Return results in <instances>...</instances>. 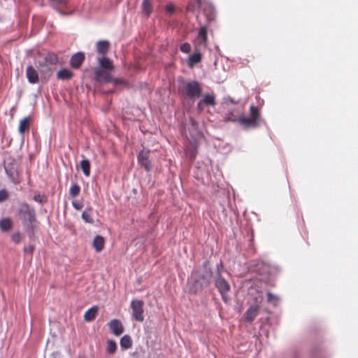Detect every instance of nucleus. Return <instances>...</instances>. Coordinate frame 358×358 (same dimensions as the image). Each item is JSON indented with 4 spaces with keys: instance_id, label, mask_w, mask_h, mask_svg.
Here are the masks:
<instances>
[{
    "instance_id": "1",
    "label": "nucleus",
    "mask_w": 358,
    "mask_h": 358,
    "mask_svg": "<svg viewBox=\"0 0 358 358\" xmlns=\"http://www.w3.org/2000/svg\"><path fill=\"white\" fill-rule=\"evenodd\" d=\"M213 277L211 270L205 265L204 271L202 273H199L198 271L193 272L190 278L188 279L189 291L196 293L203 287L208 286Z\"/></svg>"
},
{
    "instance_id": "2",
    "label": "nucleus",
    "mask_w": 358,
    "mask_h": 358,
    "mask_svg": "<svg viewBox=\"0 0 358 358\" xmlns=\"http://www.w3.org/2000/svg\"><path fill=\"white\" fill-rule=\"evenodd\" d=\"M224 269V265L222 262H220L217 265V270L215 273L214 274V282L216 288L218 289L220 293L223 301L225 303H227L229 300L228 297V292L230 290V285L229 282L222 277V273Z\"/></svg>"
},
{
    "instance_id": "3",
    "label": "nucleus",
    "mask_w": 358,
    "mask_h": 358,
    "mask_svg": "<svg viewBox=\"0 0 358 358\" xmlns=\"http://www.w3.org/2000/svg\"><path fill=\"white\" fill-rule=\"evenodd\" d=\"M250 117H245L243 114L240 116L238 122L246 129L257 128L261 122L260 113L257 107L253 105L250 106Z\"/></svg>"
},
{
    "instance_id": "4",
    "label": "nucleus",
    "mask_w": 358,
    "mask_h": 358,
    "mask_svg": "<svg viewBox=\"0 0 358 358\" xmlns=\"http://www.w3.org/2000/svg\"><path fill=\"white\" fill-rule=\"evenodd\" d=\"M250 117H245L243 114L240 116L238 122L246 129L257 128L261 122L260 113L257 107L253 105L250 106Z\"/></svg>"
},
{
    "instance_id": "5",
    "label": "nucleus",
    "mask_w": 358,
    "mask_h": 358,
    "mask_svg": "<svg viewBox=\"0 0 358 358\" xmlns=\"http://www.w3.org/2000/svg\"><path fill=\"white\" fill-rule=\"evenodd\" d=\"M18 213L24 225L29 226L35 221V212L27 203H21L18 209Z\"/></svg>"
},
{
    "instance_id": "6",
    "label": "nucleus",
    "mask_w": 358,
    "mask_h": 358,
    "mask_svg": "<svg viewBox=\"0 0 358 358\" xmlns=\"http://www.w3.org/2000/svg\"><path fill=\"white\" fill-rule=\"evenodd\" d=\"M182 91L188 98L195 99L201 96L202 87L199 82L192 80L183 85Z\"/></svg>"
},
{
    "instance_id": "7",
    "label": "nucleus",
    "mask_w": 358,
    "mask_h": 358,
    "mask_svg": "<svg viewBox=\"0 0 358 358\" xmlns=\"http://www.w3.org/2000/svg\"><path fill=\"white\" fill-rule=\"evenodd\" d=\"M109 71L105 69H96L94 72L95 80L101 84L112 82L115 85H122L124 83L122 80L113 79Z\"/></svg>"
},
{
    "instance_id": "8",
    "label": "nucleus",
    "mask_w": 358,
    "mask_h": 358,
    "mask_svg": "<svg viewBox=\"0 0 358 358\" xmlns=\"http://www.w3.org/2000/svg\"><path fill=\"white\" fill-rule=\"evenodd\" d=\"M143 302L141 300H133L131 303V308L132 309L133 317L139 322H143Z\"/></svg>"
},
{
    "instance_id": "9",
    "label": "nucleus",
    "mask_w": 358,
    "mask_h": 358,
    "mask_svg": "<svg viewBox=\"0 0 358 358\" xmlns=\"http://www.w3.org/2000/svg\"><path fill=\"white\" fill-rule=\"evenodd\" d=\"M207 42V28L206 26H202L199 30L198 36L194 39L195 49H198L200 47H206Z\"/></svg>"
},
{
    "instance_id": "10",
    "label": "nucleus",
    "mask_w": 358,
    "mask_h": 358,
    "mask_svg": "<svg viewBox=\"0 0 358 358\" xmlns=\"http://www.w3.org/2000/svg\"><path fill=\"white\" fill-rule=\"evenodd\" d=\"M149 151L143 150L138 155V163L144 167L147 172L150 171L152 169L151 162L148 159Z\"/></svg>"
},
{
    "instance_id": "11",
    "label": "nucleus",
    "mask_w": 358,
    "mask_h": 358,
    "mask_svg": "<svg viewBox=\"0 0 358 358\" xmlns=\"http://www.w3.org/2000/svg\"><path fill=\"white\" fill-rule=\"evenodd\" d=\"M108 327L112 333L117 336H120L124 331L122 322L117 319L112 320L108 323Z\"/></svg>"
},
{
    "instance_id": "12",
    "label": "nucleus",
    "mask_w": 358,
    "mask_h": 358,
    "mask_svg": "<svg viewBox=\"0 0 358 358\" xmlns=\"http://www.w3.org/2000/svg\"><path fill=\"white\" fill-rule=\"evenodd\" d=\"M198 143L194 140L193 142H189L185 146V152L187 157L191 159H194L197 153Z\"/></svg>"
},
{
    "instance_id": "13",
    "label": "nucleus",
    "mask_w": 358,
    "mask_h": 358,
    "mask_svg": "<svg viewBox=\"0 0 358 358\" xmlns=\"http://www.w3.org/2000/svg\"><path fill=\"white\" fill-rule=\"evenodd\" d=\"M243 106H239L238 108L230 110L226 114L225 118L227 121L230 122H236L238 121V119L241 115H243L242 109Z\"/></svg>"
},
{
    "instance_id": "14",
    "label": "nucleus",
    "mask_w": 358,
    "mask_h": 358,
    "mask_svg": "<svg viewBox=\"0 0 358 358\" xmlns=\"http://www.w3.org/2000/svg\"><path fill=\"white\" fill-rule=\"evenodd\" d=\"M5 171L8 177L15 184L20 182L18 173L17 170L12 165H7L5 166Z\"/></svg>"
},
{
    "instance_id": "15",
    "label": "nucleus",
    "mask_w": 358,
    "mask_h": 358,
    "mask_svg": "<svg viewBox=\"0 0 358 358\" xmlns=\"http://www.w3.org/2000/svg\"><path fill=\"white\" fill-rule=\"evenodd\" d=\"M26 76L28 81L31 84H35L38 81V75L37 71L32 66H29L26 70Z\"/></svg>"
},
{
    "instance_id": "16",
    "label": "nucleus",
    "mask_w": 358,
    "mask_h": 358,
    "mask_svg": "<svg viewBox=\"0 0 358 358\" xmlns=\"http://www.w3.org/2000/svg\"><path fill=\"white\" fill-rule=\"evenodd\" d=\"M84 59L85 55L83 52H77L74 54L70 59L71 66L74 69L79 68L84 61Z\"/></svg>"
},
{
    "instance_id": "17",
    "label": "nucleus",
    "mask_w": 358,
    "mask_h": 358,
    "mask_svg": "<svg viewBox=\"0 0 358 358\" xmlns=\"http://www.w3.org/2000/svg\"><path fill=\"white\" fill-rule=\"evenodd\" d=\"M57 61H58V58L55 54L48 53L43 58V61L39 62V66H41L43 64V63H44V64H45L47 66L54 65L57 62Z\"/></svg>"
},
{
    "instance_id": "18",
    "label": "nucleus",
    "mask_w": 358,
    "mask_h": 358,
    "mask_svg": "<svg viewBox=\"0 0 358 358\" xmlns=\"http://www.w3.org/2000/svg\"><path fill=\"white\" fill-rule=\"evenodd\" d=\"M98 63L99 65V69H105L107 71L113 70V65L111 62L107 57L102 56L101 57L98 59Z\"/></svg>"
},
{
    "instance_id": "19",
    "label": "nucleus",
    "mask_w": 358,
    "mask_h": 358,
    "mask_svg": "<svg viewBox=\"0 0 358 358\" xmlns=\"http://www.w3.org/2000/svg\"><path fill=\"white\" fill-rule=\"evenodd\" d=\"M201 60V55L197 49H195L194 53L188 58V66L192 68L196 64Z\"/></svg>"
},
{
    "instance_id": "20",
    "label": "nucleus",
    "mask_w": 358,
    "mask_h": 358,
    "mask_svg": "<svg viewBox=\"0 0 358 358\" xmlns=\"http://www.w3.org/2000/svg\"><path fill=\"white\" fill-rule=\"evenodd\" d=\"M13 221L9 217H4L0 220V229L3 232L10 231L13 227Z\"/></svg>"
},
{
    "instance_id": "21",
    "label": "nucleus",
    "mask_w": 358,
    "mask_h": 358,
    "mask_svg": "<svg viewBox=\"0 0 358 358\" xmlns=\"http://www.w3.org/2000/svg\"><path fill=\"white\" fill-rule=\"evenodd\" d=\"M109 47V43L107 41H99L96 43V51L100 55L104 56Z\"/></svg>"
},
{
    "instance_id": "22",
    "label": "nucleus",
    "mask_w": 358,
    "mask_h": 358,
    "mask_svg": "<svg viewBox=\"0 0 358 358\" xmlns=\"http://www.w3.org/2000/svg\"><path fill=\"white\" fill-rule=\"evenodd\" d=\"M196 1H197V3H198L199 7L201 8H203L205 10V13H206V14L207 15L208 21H211V20H214V18H215V13H214V9L212 7V6L209 5L208 6V9L206 10V8H204V5L203 4L201 0H196Z\"/></svg>"
},
{
    "instance_id": "23",
    "label": "nucleus",
    "mask_w": 358,
    "mask_h": 358,
    "mask_svg": "<svg viewBox=\"0 0 358 358\" xmlns=\"http://www.w3.org/2000/svg\"><path fill=\"white\" fill-rule=\"evenodd\" d=\"M92 245L96 252H101L104 246L103 238L101 236H96L93 240Z\"/></svg>"
},
{
    "instance_id": "24",
    "label": "nucleus",
    "mask_w": 358,
    "mask_h": 358,
    "mask_svg": "<svg viewBox=\"0 0 358 358\" xmlns=\"http://www.w3.org/2000/svg\"><path fill=\"white\" fill-rule=\"evenodd\" d=\"M98 308L97 306H93L89 308L84 315V319L87 322H90L95 318L96 315L97 314Z\"/></svg>"
},
{
    "instance_id": "25",
    "label": "nucleus",
    "mask_w": 358,
    "mask_h": 358,
    "mask_svg": "<svg viewBox=\"0 0 358 358\" xmlns=\"http://www.w3.org/2000/svg\"><path fill=\"white\" fill-rule=\"evenodd\" d=\"M258 315V308L257 306H251L245 313L246 320L252 322Z\"/></svg>"
},
{
    "instance_id": "26",
    "label": "nucleus",
    "mask_w": 358,
    "mask_h": 358,
    "mask_svg": "<svg viewBox=\"0 0 358 358\" xmlns=\"http://www.w3.org/2000/svg\"><path fill=\"white\" fill-rule=\"evenodd\" d=\"M29 128V117H25L22 120H20L18 131L21 134H24L26 131H27Z\"/></svg>"
},
{
    "instance_id": "27",
    "label": "nucleus",
    "mask_w": 358,
    "mask_h": 358,
    "mask_svg": "<svg viewBox=\"0 0 358 358\" xmlns=\"http://www.w3.org/2000/svg\"><path fill=\"white\" fill-rule=\"evenodd\" d=\"M57 77L59 80H68L72 77V73L67 69H62L57 72Z\"/></svg>"
},
{
    "instance_id": "28",
    "label": "nucleus",
    "mask_w": 358,
    "mask_h": 358,
    "mask_svg": "<svg viewBox=\"0 0 358 358\" xmlns=\"http://www.w3.org/2000/svg\"><path fill=\"white\" fill-rule=\"evenodd\" d=\"M80 169L84 175L88 177L90 175V163L87 159H83L80 162Z\"/></svg>"
},
{
    "instance_id": "29",
    "label": "nucleus",
    "mask_w": 358,
    "mask_h": 358,
    "mask_svg": "<svg viewBox=\"0 0 358 358\" xmlns=\"http://www.w3.org/2000/svg\"><path fill=\"white\" fill-rule=\"evenodd\" d=\"M120 346L122 349L127 350L132 346V341L129 336L124 335L120 339Z\"/></svg>"
},
{
    "instance_id": "30",
    "label": "nucleus",
    "mask_w": 358,
    "mask_h": 358,
    "mask_svg": "<svg viewBox=\"0 0 358 358\" xmlns=\"http://www.w3.org/2000/svg\"><path fill=\"white\" fill-rule=\"evenodd\" d=\"M91 208H86L82 213V218L86 223L94 224V221L91 215Z\"/></svg>"
},
{
    "instance_id": "31",
    "label": "nucleus",
    "mask_w": 358,
    "mask_h": 358,
    "mask_svg": "<svg viewBox=\"0 0 358 358\" xmlns=\"http://www.w3.org/2000/svg\"><path fill=\"white\" fill-rule=\"evenodd\" d=\"M201 101L203 104L209 105V106H215V97L213 94H206Z\"/></svg>"
},
{
    "instance_id": "32",
    "label": "nucleus",
    "mask_w": 358,
    "mask_h": 358,
    "mask_svg": "<svg viewBox=\"0 0 358 358\" xmlns=\"http://www.w3.org/2000/svg\"><path fill=\"white\" fill-rule=\"evenodd\" d=\"M142 10L143 13L149 16L152 12V7L149 0H143L142 3Z\"/></svg>"
},
{
    "instance_id": "33",
    "label": "nucleus",
    "mask_w": 358,
    "mask_h": 358,
    "mask_svg": "<svg viewBox=\"0 0 358 358\" xmlns=\"http://www.w3.org/2000/svg\"><path fill=\"white\" fill-rule=\"evenodd\" d=\"M117 349L116 343L113 340H108L107 341L106 351L108 354H113Z\"/></svg>"
},
{
    "instance_id": "34",
    "label": "nucleus",
    "mask_w": 358,
    "mask_h": 358,
    "mask_svg": "<svg viewBox=\"0 0 358 358\" xmlns=\"http://www.w3.org/2000/svg\"><path fill=\"white\" fill-rule=\"evenodd\" d=\"M80 192V187L76 183H74L71 185L69 189V195L72 197L77 196Z\"/></svg>"
},
{
    "instance_id": "35",
    "label": "nucleus",
    "mask_w": 358,
    "mask_h": 358,
    "mask_svg": "<svg viewBox=\"0 0 358 358\" xmlns=\"http://www.w3.org/2000/svg\"><path fill=\"white\" fill-rule=\"evenodd\" d=\"M267 300L269 303H273V305H276L278 301V297L276 295L268 292L267 294Z\"/></svg>"
},
{
    "instance_id": "36",
    "label": "nucleus",
    "mask_w": 358,
    "mask_h": 358,
    "mask_svg": "<svg viewBox=\"0 0 358 358\" xmlns=\"http://www.w3.org/2000/svg\"><path fill=\"white\" fill-rule=\"evenodd\" d=\"M223 102L227 106H229V104H236V105H238L240 103L239 101H235L233 98H231L230 96L224 97V99H223Z\"/></svg>"
},
{
    "instance_id": "37",
    "label": "nucleus",
    "mask_w": 358,
    "mask_h": 358,
    "mask_svg": "<svg viewBox=\"0 0 358 358\" xmlns=\"http://www.w3.org/2000/svg\"><path fill=\"white\" fill-rule=\"evenodd\" d=\"M11 239L15 243L19 244L22 241V234L20 232H15L11 236Z\"/></svg>"
},
{
    "instance_id": "38",
    "label": "nucleus",
    "mask_w": 358,
    "mask_h": 358,
    "mask_svg": "<svg viewBox=\"0 0 358 358\" xmlns=\"http://www.w3.org/2000/svg\"><path fill=\"white\" fill-rule=\"evenodd\" d=\"M180 50L184 53H189L191 50V45L188 43H185L180 45Z\"/></svg>"
},
{
    "instance_id": "39",
    "label": "nucleus",
    "mask_w": 358,
    "mask_h": 358,
    "mask_svg": "<svg viewBox=\"0 0 358 358\" xmlns=\"http://www.w3.org/2000/svg\"><path fill=\"white\" fill-rule=\"evenodd\" d=\"M34 200L39 203H43L46 201L45 197L40 194H35L34 196Z\"/></svg>"
},
{
    "instance_id": "40",
    "label": "nucleus",
    "mask_w": 358,
    "mask_h": 358,
    "mask_svg": "<svg viewBox=\"0 0 358 358\" xmlns=\"http://www.w3.org/2000/svg\"><path fill=\"white\" fill-rule=\"evenodd\" d=\"M72 206L73 208L76 210H80L83 208V204L81 201L79 200H74L72 201Z\"/></svg>"
},
{
    "instance_id": "41",
    "label": "nucleus",
    "mask_w": 358,
    "mask_h": 358,
    "mask_svg": "<svg viewBox=\"0 0 358 358\" xmlns=\"http://www.w3.org/2000/svg\"><path fill=\"white\" fill-rule=\"evenodd\" d=\"M8 197V193L5 189L0 190V202L5 201Z\"/></svg>"
},
{
    "instance_id": "42",
    "label": "nucleus",
    "mask_w": 358,
    "mask_h": 358,
    "mask_svg": "<svg viewBox=\"0 0 358 358\" xmlns=\"http://www.w3.org/2000/svg\"><path fill=\"white\" fill-rule=\"evenodd\" d=\"M34 251V247L32 245H29L27 247H24V252L25 253L31 254Z\"/></svg>"
},
{
    "instance_id": "43",
    "label": "nucleus",
    "mask_w": 358,
    "mask_h": 358,
    "mask_svg": "<svg viewBox=\"0 0 358 358\" xmlns=\"http://www.w3.org/2000/svg\"><path fill=\"white\" fill-rule=\"evenodd\" d=\"M204 104L203 103V102L200 100L197 104V109L201 113L203 111V106Z\"/></svg>"
},
{
    "instance_id": "44",
    "label": "nucleus",
    "mask_w": 358,
    "mask_h": 358,
    "mask_svg": "<svg viewBox=\"0 0 358 358\" xmlns=\"http://www.w3.org/2000/svg\"><path fill=\"white\" fill-rule=\"evenodd\" d=\"M51 1L56 4H62V3H65L68 0H51Z\"/></svg>"
},
{
    "instance_id": "45",
    "label": "nucleus",
    "mask_w": 358,
    "mask_h": 358,
    "mask_svg": "<svg viewBox=\"0 0 358 358\" xmlns=\"http://www.w3.org/2000/svg\"><path fill=\"white\" fill-rule=\"evenodd\" d=\"M166 10L169 13H172L174 10V6L173 5H168L166 6Z\"/></svg>"
},
{
    "instance_id": "46",
    "label": "nucleus",
    "mask_w": 358,
    "mask_h": 358,
    "mask_svg": "<svg viewBox=\"0 0 358 358\" xmlns=\"http://www.w3.org/2000/svg\"><path fill=\"white\" fill-rule=\"evenodd\" d=\"M189 121H190L191 124L193 127H196V121L193 118H190Z\"/></svg>"
}]
</instances>
